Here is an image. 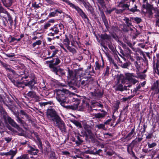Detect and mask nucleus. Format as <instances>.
<instances>
[{"label": "nucleus", "mask_w": 159, "mask_h": 159, "mask_svg": "<svg viewBox=\"0 0 159 159\" xmlns=\"http://www.w3.org/2000/svg\"><path fill=\"white\" fill-rule=\"evenodd\" d=\"M55 66L53 64H49V67L52 71L54 72L57 75H60L59 72L61 71L62 69Z\"/></svg>", "instance_id": "nucleus-14"}, {"label": "nucleus", "mask_w": 159, "mask_h": 159, "mask_svg": "<svg viewBox=\"0 0 159 159\" xmlns=\"http://www.w3.org/2000/svg\"><path fill=\"white\" fill-rule=\"evenodd\" d=\"M58 116L57 113L53 109H48L47 111V117L52 122H54V119Z\"/></svg>", "instance_id": "nucleus-8"}, {"label": "nucleus", "mask_w": 159, "mask_h": 159, "mask_svg": "<svg viewBox=\"0 0 159 159\" xmlns=\"http://www.w3.org/2000/svg\"><path fill=\"white\" fill-rule=\"evenodd\" d=\"M116 91H119L121 92L123 91V85L121 84H119L116 86H114Z\"/></svg>", "instance_id": "nucleus-30"}, {"label": "nucleus", "mask_w": 159, "mask_h": 159, "mask_svg": "<svg viewBox=\"0 0 159 159\" xmlns=\"http://www.w3.org/2000/svg\"><path fill=\"white\" fill-rule=\"evenodd\" d=\"M21 156L23 159H29V155L28 154H24Z\"/></svg>", "instance_id": "nucleus-46"}, {"label": "nucleus", "mask_w": 159, "mask_h": 159, "mask_svg": "<svg viewBox=\"0 0 159 159\" xmlns=\"http://www.w3.org/2000/svg\"><path fill=\"white\" fill-rule=\"evenodd\" d=\"M6 55L7 57H13L15 56V55L14 53L11 54H6Z\"/></svg>", "instance_id": "nucleus-55"}, {"label": "nucleus", "mask_w": 159, "mask_h": 159, "mask_svg": "<svg viewBox=\"0 0 159 159\" xmlns=\"http://www.w3.org/2000/svg\"><path fill=\"white\" fill-rule=\"evenodd\" d=\"M143 138H136L135 139L132 141L131 143L129 144L130 146L134 148L135 146H138L139 145V142L142 140Z\"/></svg>", "instance_id": "nucleus-17"}, {"label": "nucleus", "mask_w": 159, "mask_h": 159, "mask_svg": "<svg viewBox=\"0 0 159 159\" xmlns=\"http://www.w3.org/2000/svg\"><path fill=\"white\" fill-rule=\"evenodd\" d=\"M154 16L157 20H159V11H158L156 12Z\"/></svg>", "instance_id": "nucleus-59"}, {"label": "nucleus", "mask_w": 159, "mask_h": 159, "mask_svg": "<svg viewBox=\"0 0 159 159\" xmlns=\"http://www.w3.org/2000/svg\"><path fill=\"white\" fill-rule=\"evenodd\" d=\"M131 19L132 20H133V22H135L137 24L140 23L142 22V19L138 17H131Z\"/></svg>", "instance_id": "nucleus-31"}, {"label": "nucleus", "mask_w": 159, "mask_h": 159, "mask_svg": "<svg viewBox=\"0 0 159 159\" xmlns=\"http://www.w3.org/2000/svg\"><path fill=\"white\" fill-rule=\"evenodd\" d=\"M0 112L5 121H8L10 125L14 127L17 129L18 130L20 131L21 130V129L19 127V126L17 124L13 119H12L11 117L7 115V113L6 112L4 109L0 105Z\"/></svg>", "instance_id": "nucleus-5"}, {"label": "nucleus", "mask_w": 159, "mask_h": 159, "mask_svg": "<svg viewBox=\"0 0 159 159\" xmlns=\"http://www.w3.org/2000/svg\"><path fill=\"white\" fill-rule=\"evenodd\" d=\"M13 81L14 82V84L16 86H17L19 88H24V86H22V84H24V82H19L17 80H16V81H14L13 80Z\"/></svg>", "instance_id": "nucleus-32"}, {"label": "nucleus", "mask_w": 159, "mask_h": 159, "mask_svg": "<svg viewBox=\"0 0 159 159\" xmlns=\"http://www.w3.org/2000/svg\"><path fill=\"white\" fill-rule=\"evenodd\" d=\"M73 123L77 127H78V128H81L82 127V126L81 123H80L79 121H77L75 120H74L73 121Z\"/></svg>", "instance_id": "nucleus-36"}, {"label": "nucleus", "mask_w": 159, "mask_h": 159, "mask_svg": "<svg viewBox=\"0 0 159 159\" xmlns=\"http://www.w3.org/2000/svg\"><path fill=\"white\" fill-rule=\"evenodd\" d=\"M32 6L33 7L36 8H39V4L36 2H34L32 3Z\"/></svg>", "instance_id": "nucleus-47"}, {"label": "nucleus", "mask_w": 159, "mask_h": 159, "mask_svg": "<svg viewBox=\"0 0 159 159\" xmlns=\"http://www.w3.org/2000/svg\"><path fill=\"white\" fill-rule=\"evenodd\" d=\"M95 69L96 70H100L101 68H102V66L99 65L98 61H96L95 62Z\"/></svg>", "instance_id": "nucleus-41"}, {"label": "nucleus", "mask_w": 159, "mask_h": 159, "mask_svg": "<svg viewBox=\"0 0 159 159\" xmlns=\"http://www.w3.org/2000/svg\"><path fill=\"white\" fill-rule=\"evenodd\" d=\"M114 153V152L113 151H108L107 152L106 154L107 155L111 156Z\"/></svg>", "instance_id": "nucleus-52"}, {"label": "nucleus", "mask_w": 159, "mask_h": 159, "mask_svg": "<svg viewBox=\"0 0 159 159\" xmlns=\"http://www.w3.org/2000/svg\"><path fill=\"white\" fill-rule=\"evenodd\" d=\"M69 91L66 89L58 90L57 93L56 98L62 106L67 109H72V107L71 106H65V104L67 103L66 94L68 93Z\"/></svg>", "instance_id": "nucleus-1"}, {"label": "nucleus", "mask_w": 159, "mask_h": 159, "mask_svg": "<svg viewBox=\"0 0 159 159\" xmlns=\"http://www.w3.org/2000/svg\"><path fill=\"white\" fill-rule=\"evenodd\" d=\"M4 139L7 141V143H8L11 141L12 138L11 137H5L4 138Z\"/></svg>", "instance_id": "nucleus-42"}, {"label": "nucleus", "mask_w": 159, "mask_h": 159, "mask_svg": "<svg viewBox=\"0 0 159 159\" xmlns=\"http://www.w3.org/2000/svg\"><path fill=\"white\" fill-rule=\"evenodd\" d=\"M131 98V96H129L128 97L124 98L122 99V100L123 102H125L128 100H130Z\"/></svg>", "instance_id": "nucleus-51"}, {"label": "nucleus", "mask_w": 159, "mask_h": 159, "mask_svg": "<svg viewBox=\"0 0 159 159\" xmlns=\"http://www.w3.org/2000/svg\"><path fill=\"white\" fill-rule=\"evenodd\" d=\"M112 119H109L107 120H106L105 122H104V125H109L110 122L111 121Z\"/></svg>", "instance_id": "nucleus-56"}, {"label": "nucleus", "mask_w": 159, "mask_h": 159, "mask_svg": "<svg viewBox=\"0 0 159 159\" xmlns=\"http://www.w3.org/2000/svg\"><path fill=\"white\" fill-rule=\"evenodd\" d=\"M16 117V120L21 125H23L25 123L24 120H22L21 118L18 115L15 114Z\"/></svg>", "instance_id": "nucleus-33"}, {"label": "nucleus", "mask_w": 159, "mask_h": 159, "mask_svg": "<svg viewBox=\"0 0 159 159\" xmlns=\"http://www.w3.org/2000/svg\"><path fill=\"white\" fill-rule=\"evenodd\" d=\"M67 49L69 50V51L72 52L73 54H74L76 52V50L74 48H72L71 47L69 46L67 47Z\"/></svg>", "instance_id": "nucleus-35"}, {"label": "nucleus", "mask_w": 159, "mask_h": 159, "mask_svg": "<svg viewBox=\"0 0 159 159\" xmlns=\"http://www.w3.org/2000/svg\"><path fill=\"white\" fill-rule=\"evenodd\" d=\"M120 103V102H116L115 104V105L114 106V107L115 108V110L116 111L119 108V106Z\"/></svg>", "instance_id": "nucleus-45"}, {"label": "nucleus", "mask_w": 159, "mask_h": 159, "mask_svg": "<svg viewBox=\"0 0 159 159\" xmlns=\"http://www.w3.org/2000/svg\"><path fill=\"white\" fill-rule=\"evenodd\" d=\"M56 122L55 124L56 126H57L62 131L65 129V125L64 122L61 120V118L58 116L54 120L53 122Z\"/></svg>", "instance_id": "nucleus-9"}, {"label": "nucleus", "mask_w": 159, "mask_h": 159, "mask_svg": "<svg viewBox=\"0 0 159 159\" xmlns=\"http://www.w3.org/2000/svg\"><path fill=\"white\" fill-rule=\"evenodd\" d=\"M3 5L6 7H9L11 5L14 0H1Z\"/></svg>", "instance_id": "nucleus-19"}, {"label": "nucleus", "mask_w": 159, "mask_h": 159, "mask_svg": "<svg viewBox=\"0 0 159 159\" xmlns=\"http://www.w3.org/2000/svg\"><path fill=\"white\" fill-rule=\"evenodd\" d=\"M127 44L132 49H134V48L132 46V43L129 41H128L127 42Z\"/></svg>", "instance_id": "nucleus-63"}, {"label": "nucleus", "mask_w": 159, "mask_h": 159, "mask_svg": "<svg viewBox=\"0 0 159 159\" xmlns=\"http://www.w3.org/2000/svg\"><path fill=\"white\" fill-rule=\"evenodd\" d=\"M64 28L63 25L61 24H59L55 25L50 30H52L53 32H51L49 35L50 36H53L54 34H57L59 31V30H61Z\"/></svg>", "instance_id": "nucleus-10"}, {"label": "nucleus", "mask_w": 159, "mask_h": 159, "mask_svg": "<svg viewBox=\"0 0 159 159\" xmlns=\"http://www.w3.org/2000/svg\"><path fill=\"white\" fill-rule=\"evenodd\" d=\"M67 72L68 78L72 80L68 83V86L69 88V89L76 92L77 89L75 86L76 84V80L80 76L77 75L75 71L70 70L69 68H68Z\"/></svg>", "instance_id": "nucleus-2"}, {"label": "nucleus", "mask_w": 159, "mask_h": 159, "mask_svg": "<svg viewBox=\"0 0 159 159\" xmlns=\"http://www.w3.org/2000/svg\"><path fill=\"white\" fill-rule=\"evenodd\" d=\"M83 4L88 11H89L91 14L93 13V9L89 3L85 2Z\"/></svg>", "instance_id": "nucleus-20"}, {"label": "nucleus", "mask_w": 159, "mask_h": 159, "mask_svg": "<svg viewBox=\"0 0 159 159\" xmlns=\"http://www.w3.org/2000/svg\"><path fill=\"white\" fill-rule=\"evenodd\" d=\"M135 0H127L125 2H120L119 7L123 8V10H128L129 11L134 13L138 11L137 6L134 3Z\"/></svg>", "instance_id": "nucleus-4"}, {"label": "nucleus", "mask_w": 159, "mask_h": 159, "mask_svg": "<svg viewBox=\"0 0 159 159\" xmlns=\"http://www.w3.org/2000/svg\"><path fill=\"white\" fill-rule=\"evenodd\" d=\"M7 77L13 84L14 83V82H14L13 81V80L14 81H16V80H15L13 79L12 78L11 76V75L10 74H7Z\"/></svg>", "instance_id": "nucleus-53"}, {"label": "nucleus", "mask_w": 159, "mask_h": 159, "mask_svg": "<svg viewBox=\"0 0 159 159\" xmlns=\"http://www.w3.org/2000/svg\"><path fill=\"white\" fill-rule=\"evenodd\" d=\"M81 137H86L87 138L88 137L87 133H86L85 131H81Z\"/></svg>", "instance_id": "nucleus-50"}, {"label": "nucleus", "mask_w": 159, "mask_h": 159, "mask_svg": "<svg viewBox=\"0 0 159 159\" xmlns=\"http://www.w3.org/2000/svg\"><path fill=\"white\" fill-rule=\"evenodd\" d=\"M134 64L136 69H137L138 71H139V69L140 68V66L138 64V62L137 61H135L134 62Z\"/></svg>", "instance_id": "nucleus-48"}, {"label": "nucleus", "mask_w": 159, "mask_h": 159, "mask_svg": "<svg viewBox=\"0 0 159 159\" xmlns=\"http://www.w3.org/2000/svg\"><path fill=\"white\" fill-rule=\"evenodd\" d=\"M17 153V150L16 149L15 150H14L13 149H11L8 152H7V156H11L10 159H13Z\"/></svg>", "instance_id": "nucleus-24"}, {"label": "nucleus", "mask_w": 159, "mask_h": 159, "mask_svg": "<svg viewBox=\"0 0 159 159\" xmlns=\"http://www.w3.org/2000/svg\"><path fill=\"white\" fill-rule=\"evenodd\" d=\"M93 81V78L91 77L82 78L80 80V84L83 86H88L89 84L92 83Z\"/></svg>", "instance_id": "nucleus-11"}, {"label": "nucleus", "mask_w": 159, "mask_h": 159, "mask_svg": "<svg viewBox=\"0 0 159 159\" xmlns=\"http://www.w3.org/2000/svg\"><path fill=\"white\" fill-rule=\"evenodd\" d=\"M26 95L29 97L32 98H36L37 96L35 92L34 91H30L28 93L26 94Z\"/></svg>", "instance_id": "nucleus-26"}, {"label": "nucleus", "mask_w": 159, "mask_h": 159, "mask_svg": "<svg viewBox=\"0 0 159 159\" xmlns=\"http://www.w3.org/2000/svg\"><path fill=\"white\" fill-rule=\"evenodd\" d=\"M96 128H98V129H104L105 128V125L104 124H100L95 126Z\"/></svg>", "instance_id": "nucleus-39"}, {"label": "nucleus", "mask_w": 159, "mask_h": 159, "mask_svg": "<svg viewBox=\"0 0 159 159\" xmlns=\"http://www.w3.org/2000/svg\"><path fill=\"white\" fill-rule=\"evenodd\" d=\"M123 20L124 21H125L127 27L130 28V30L131 31V33H132L133 34H134V29H135V30H136L132 25V23H131V21L132 20L131 19V17H130V19H129L128 18L125 17L124 18Z\"/></svg>", "instance_id": "nucleus-13"}, {"label": "nucleus", "mask_w": 159, "mask_h": 159, "mask_svg": "<svg viewBox=\"0 0 159 159\" xmlns=\"http://www.w3.org/2000/svg\"><path fill=\"white\" fill-rule=\"evenodd\" d=\"M91 94L94 97V99H96L98 98L101 97L102 96V93L99 91L96 92L94 93H91Z\"/></svg>", "instance_id": "nucleus-28"}, {"label": "nucleus", "mask_w": 159, "mask_h": 159, "mask_svg": "<svg viewBox=\"0 0 159 159\" xmlns=\"http://www.w3.org/2000/svg\"><path fill=\"white\" fill-rule=\"evenodd\" d=\"M128 64L127 63H122L121 66L122 67L124 68H126L128 66Z\"/></svg>", "instance_id": "nucleus-49"}, {"label": "nucleus", "mask_w": 159, "mask_h": 159, "mask_svg": "<svg viewBox=\"0 0 159 159\" xmlns=\"http://www.w3.org/2000/svg\"><path fill=\"white\" fill-rule=\"evenodd\" d=\"M103 21L106 27L107 28L108 26V24L107 20L106 19H104Z\"/></svg>", "instance_id": "nucleus-61"}, {"label": "nucleus", "mask_w": 159, "mask_h": 159, "mask_svg": "<svg viewBox=\"0 0 159 159\" xmlns=\"http://www.w3.org/2000/svg\"><path fill=\"white\" fill-rule=\"evenodd\" d=\"M57 13L61 14L62 13V11L61 10L57 9L54 10V11L51 12L49 14V16L50 17L55 16L57 15Z\"/></svg>", "instance_id": "nucleus-27"}, {"label": "nucleus", "mask_w": 159, "mask_h": 159, "mask_svg": "<svg viewBox=\"0 0 159 159\" xmlns=\"http://www.w3.org/2000/svg\"><path fill=\"white\" fill-rule=\"evenodd\" d=\"M46 151L47 153H49V152H51V151H51L50 146L49 144V145L48 146V147L46 148Z\"/></svg>", "instance_id": "nucleus-57"}, {"label": "nucleus", "mask_w": 159, "mask_h": 159, "mask_svg": "<svg viewBox=\"0 0 159 159\" xmlns=\"http://www.w3.org/2000/svg\"><path fill=\"white\" fill-rule=\"evenodd\" d=\"M70 41L68 38L67 37V35H66V38L64 40L63 43L67 47L69 46L70 44Z\"/></svg>", "instance_id": "nucleus-34"}, {"label": "nucleus", "mask_w": 159, "mask_h": 159, "mask_svg": "<svg viewBox=\"0 0 159 159\" xmlns=\"http://www.w3.org/2000/svg\"><path fill=\"white\" fill-rule=\"evenodd\" d=\"M0 22H2L4 26L10 24L11 26L12 20L9 13L2 6L0 7Z\"/></svg>", "instance_id": "nucleus-3"}, {"label": "nucleus", "mask_w": 159, "mask_h": 159, "mask_svg": "<svg viewBox=\"0 0 159 159\" xmlns=\"http://www.w3.org/2000/svg\"><path fill=\"white\" fill-rule=\"evenodd\" d=\"M84 129L85 132L87 133L88 137L89 136L90 138L92 137L93 134L92 132L90 126L89 125H85L84 126Z\"/></svg>", "instance_id": "nucleus-15"}, {"label": "nucleus", "mask_w": 159, "mask_h": 159, "mask_svg": "<svg viewBox=\"0 0 159 159\" xmlns=\"http://www.w3.org/2000/svg\"><path fill=\"white\" fill-rule=\"evenodd\" d=\"M77 140L75 141V144L77 146L81 145L83 142V140L79 136H76Z\"/></svg>", "instance_id": "nucleus-29"}, {"label": "nucleus", "mask_w": 159, "mask_h": 159, "mask_svg": "<svg viewBox=\"0 0 159 159\" xmlns=\"http://www.w3.org/2000/svg\"><path fill=\"white\" fill-rule=\"evenodd\" d=\"M1 63L3 66L5 67L6 70L9 67V66H10L9 65H7L3 62H2Z\"/></svg>", "instance_id": "nucleus-54"}, {"label": "nucleus", "mask_w": 159, "mask_h": 159, "mask_svg": "<svg viewBox=\"0 0 159 159\" xmlns=\"http://www.w3.org/2000/svg\"><path fill=\"white\" fill-rule=\"evenodd\" d=\"M123 31L124 32H127L129 31H131L130 30V28H128L127 27H126V28H124L123 29Z\"/></svg>", "instance_id": "nucleus-62"}, {"label": "nucleus", "mask_w": 159, "mask_h": 159, "mask_svg": "<svg viewBox=\"0 0 159 159\" xmlns=\"http://www.w3.org/2000/svg\"><path fill=\"white\" fill-rule=\"evenodd\" d=\"M100 37L102 41L106 40L109 41L111 39V37L110 35H107L106 33L101 34Z\"/></svg>", "instance_id": "nucleus-22"}, {"label": "nucleus", "mask_w": 159, "mask_h": 159, "mask_svg": "<svg viewBox=\"0 0 159 159\" xmlns=\"http://www.w3.org/2000/svg\"><path fill=\"white\" fill-rule=\"evenodd\" d=\"M109 48L113 52L115 51V49L112 46V45L110 44H109L108 45Z\"/></svg>", "instance_id": "nucleus-44"}, {"label": "nucleus", "mask_w": 159, "mask_h": 159, "mask_svg": "<svg viewBox=\"0 0 159 159\" xmlns=\"http://www.w3.org/2000/svg\"><path fill=\"white\" fill-rule=\"evenodd\" d=\"M25 75L22 76L21 79L22 80L24 78L26 79L25 81L27 82H24V84L26 86H28L32 90L33 89H34L35 86L34 85L36 83V82L35 80V76L33 74H30L28 75H26V73L25 72Z\"/></svg>", "instance_id": "nucleus-7"}, {"label": "nucleus", "mask_w": 159, "mask_h": 159, "mask_svg": "<svg viewBox=\"0 0 159 159\" xmlns=\"http://www.w3.org/2000/svg\"><path fill=\"white\" fill-rule=\"evenodd\" d=\"M53 59H54V61L55 60V62L54 63V62L53 63V64L54 65H55V66L59 64L61 62L60 60L59 59V58L58 57H57L56 58H54Z\"/></svg>", "instance_id": "nucleus-38"}, {"label": "nucleus", "mask_w": 159, "mask_h": 159, "mask_svg": "<svg viewBox=\"0 0 159 159\" xmlns=\"http://www.w3.org/2000/svg\"><path fill=\"white\" fill-rule=\"evenodd\" d=\"M30 149L28 150V152L31 155H37L39 150L35 148V147H32L31 146H29Z\"/></svg>", "instance_id": "nucleus-16"}, {"label": "nucleus", "mask_w": 159, "mask_h": 159, "mask_svg": "<svg viewBox=\"0 0 159 159\" xmlns=\"http://www.w3.org/2000/svg\"><path fill=\"white\" fill-rule=\"evenodd\" d=\"M153 8V7L151 5L148 4L147 5L146 11L144 12L145 15L149 20L151 19L153 17V13L152 11Z\"/></svg>", "instance_id": "nucleus-12"}, {"label": "nucleus", "mask_w": 159, "mask_h": 159, "mask_svg": "<svg viewBox=\"0 0 159 159\" xmlns=\"http://www.w3.org/2000/svg\"><path fill=\"white\" fill-rule=\"evenodd\" d=\"M7 70H8L9 71L13 73H15V71L10 67V66H9V67L8 68Z\"/></svg>", "instance_id": "nucleus-64"}, {"label": "nucleus", "mask_w": 159, "mask_h": 159, "mask_svg": "<svg viewBox=\"0 0 159 159\" xmlns=\"http://www.w3.org/2000/svg\"><path fill=\"white\" fill-rule=\"evenodd\" d=\"M50 155V158H52V159H57L55 157V154L54 152L51 151Z\"/></svg>", "instance_id": "nucleus-40"}, {"label": "nucleus", "mask_w": 159, "mask_h": 159, "mask_svg": "<svg viewBox=\"0 0 159 159\" xmlns=\"http://www.w3.org/2000/svg\"><path fill=\"white\" fill-rule=\"evenodd\" d=\"M125 77L123 75H120L118 78V83H119L120 80H121L122 83L125 84L126 80H127L130 83H132L134 84L137 83L138 81L135 79L133 78L134 77H137V76L134 75L133 73H126L125 74Z\"/></svg>", "instance_id": "nucleus-6"}, {"label": "nucleus", "mask_w": 159, "mask_h": 159, "mask_svg": "<svg viewBox=\"0 0 159 159\" xmlns=\"http://www.w3.org/2000/svg\"><path fill=\"white\" fill-rule=\"evenodd\" d=\"M134 148L130 146V145H127V151L128 153L131 155L133 157L136 159L137 157L136 156L133 150Z\"/></svg>", "instance_id": "nucleus-21"}, {"label": "nucleus", "mask_w": 159, "mask_h": 159, "mask_svg": "<svg viewBox=\"0 0 159 159\" xmlns=\"http://www.w3.org/2000/svg\"><path fill=\"white\" fill-rule=\"evenodd\" d=\"M152 89L157 91V93H159V80H157L154 82Z\"/></svg>", "instance_id": "nucleus-23"}, {"label": "nucleus", "mask_w": 159, "mask_h": 159, "mask_svg": "<svg viewBox=\"0 0 159 159\" xmlns=\"http://www.w3.org/2000/svg\"><path fill=\"white\" fill-rule=\"evenodd\" d=\"M109 68L107 67L106 69V70L104 73V75H107V76L109 74Z\"/></svg>", "instance_id": "nucleus-58"}, {"label": "nucleus", "mask_w": 159, "mask_h": 159, "mask_svg": "<svg viewBox=\"0 0 159 159\" xmlns=\"http://www.w3.org/2000/svg\"><path fill=\"white\" fill-rule=\"evenodd\" d=\"M147 144L148 146V148H153L155 146H156L157 145V143H150L149 142L147 143Z\"/></svg>", "instance_id": "nucleus-37"}, {"label": "nucleus", "mask_w": 159, "mask_h": 159, "mask_svg": "<svg viewBox=\"0 0 159 159\" xmlns=\"http://www.w3.org/2000/svg\"><path fill=\"white\" fill-rule=\"evenodd\" d=\"M135 128L134 127L131 131L126 136L125 138L128 140L131 139L132 137H134V135L136 134L135 132Z\"/></svg>", "instance_id": "nucleus-18"}, {"label": "nucleus", "mask_w": 159, "mask_h": 159, "mask_svg": "<svg viewBox=\"0 0 159 159\" xmlns=\"http://www.w3.org/2000/svg\"><path fill=\"white\" fill-rule=\"evenodd\" d=\"M107 112H104V113H98L95 114L94 115V116L97 119H102L105 117L107 115Z\"/></svg>", "instance_id": "nucleus-25"}, {"label": "nucleus", "mask_w": 159, "mask_h": 159, "mask_svg": "<svg viewBox=\"0 0 159 159\" xmlns=\"http://www.w3.org/2000/svg\"><path fill=\"white\" fill-rule=\"evenodd\" d=\"M20 113L22 115H24L25 116V117L27 118H28V116L27 114V113L25 112L23 110H21L20 111Z\"/></svg>", "instance_id": "nucleus-43"}, {"label": "nucleus", "mask_w": 159, "mask_h": 159, "mask_svg": "<svg viewBox=\"0 0 159 159\" xmlns=\"http://www.w3.org/2000/svg\"><path fill=\"white\" fill-rule=\"evenodd\" d=\"M58 51V50L57 49H55V50L53 52V53L51 55L52 57H54L55 55L57 53Z\"/></svg>", "instance_id": "nucleus-60"}]
</instances>
